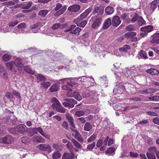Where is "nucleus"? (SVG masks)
<instances>
[{
  "mask_svg": "<svg viewBox=\"0 0 159 159\" xmlns=\"http://www.w3.org/2000/svg\"><path fill=\"white\" fill-rule=\"evenodd\" d=\"M136 34V33L135 32H127L125 34L124 36L127 40H130L131 38L134 37Z\"/></svg>",
  "mask_w": 159,
  "mask_h": 159,
  "instance_id": "4be33fe9",
  "label": "nucleus"
},
{
  "mask_svg": "<svg viewBox=\"0 0 159 159\" xmlns=\"http://www.w3.org/2000/svg\"><path fill=\"white\" fill-rule=\"evenodd\" d=\"M85 114L84 111L80 110L76 111L75 113V115L77 117L83 116Z\"/></svg>",
  "mask_w": 159,
  "mask_h": 159,
  "instance_id": "a18cd8bd",
  "label": "nucleus"
},
{
  "mask_svg": "<svg viewBox=\"0 0 159 159\" xmlns=\"http://www.w3.org/2000/svg\"><path fill=\"white\" fill-rule=\"evenodd\" d=\"M71 141L75 148H82V146L75 139L72 138L71 139Z\"/></svg>",
  "mask_w": 159,
  "mask_h": 159,
  "instance_id": "7c9ffc66",
  "label": "nucleus"
},
{
  "mask_svg": "<svg viewBox=\"0 0 159 159\" xmlns=\"http://www.w3.org/2000/svg\"><path fill=\"white\" fill-rule=\"evenodd\" d=\"M77 120L80 122L82 124H84L86 122V120H85V118L81 117L77 119Z\"/></svg>",
  "mask_w": 159,
  "mask_h": 159,
  "instance_id": "69168bd1",
  "label": "nucleus"
},
{
  "mask_svg": "<svg viewBox=\"0 0 159 159\" xmlns=\"http://www.w3.org/2000/svg\"><path fill=\"white\" fill-rule=\"evenodd\" d=\"M11 58V55L8 54H5L3 55L2 57V60L6 61H8Z\"/></svg>",
  "mask_w": 159,
  "mask_h": 159,
  "instance_id": "49530a36",
  "label": "nucleus"
},
{
  "mask_svg": "<svg viewBox=\"0 0 159 159\" xmlns=\"http://www.w3.org/2000/svg\"><path fill=\"white\" fill-rule=\"evenodd\" d=\"M112 24V22L111 19L108 18L105 20L103 25V28L104 29L108 28Z\"/></svg>",
  "mask_w": 159,
  "mask_h": 159,
  "instance_id": "412c9836",
  "label": "nucleus"
},
{
  "mask_svg": "<svg viewBox=\"0 0 159 159\" xmlns=\"http://www.w3.org/2000/svg\"><path fill=\"white\" fill-rule=\"evenodd\" d=\"M36 78L38 80V82L43 81L45 80L44 76L41 74H38L36 77Z\"/></svg>",
  "mask_w": 159,
  "mask_h": 159,
  "instance_id": "79ce46f5",
  "label": "nucleus"
},
{
  "mask_svg": "<svg viewBox=\"0 0 159 159\" xmlns=\"http://www.w3.org/2000/svg\"><path fill=\"white\" fill-rule=\"evenodd\" d=\"M149 100L151 101H157L159 100V96H154L151 97H148Z\"/></svg>",
  "mask_w": 159,
  "mask_h": 159,
  "instance_id": "5fc2aeb1",
  "label": "nucleus"
},
{
  "mask_svg": "<svg viewBox=\"0 0 159 159\" xmlns=\"http://www.w3.org/2000/svg\"><path fill=\"white\" fill-rule=\"evenodd\" d=\"M152 40L150 43L151 44H159V33H156L151 36Z\"/></svg>",
  "mask_w": 159,
  "mask_h": 159,
  "instance_id": "9d476101",
  "label": "nucleus"
},
{
  "mask_svg": "<svg viewBox=\"0 0 159 159\" xmlns=\"http://www.w3.org/2000/svg\"><path fill=\"white\" fill-rule=\"evenodd\" d=\"M51 102L52 104V107L53 109L56 108L57 107L60 105L59 101L55 98H52Z\"/></svg>",
  "mask_w": 159,
  "mask_h": 159,
  "instance_id": "a211bd4d",
  "label": "nucleus"
},
{
  "mask_svg": "<svg viewBox=\"0 0 159 159\" xmlns=\"http://www.w3.org/2000/svg\"><path fill=\"white\" fill-rule=\"evenodd\" d=\"M93 128V126L89 122H86L84 124V130L87 131H91Z\"/></svg>",
  "mask_w": 159,
  "mask_h": 159,
  "instance_id": "5701e85b",
  "label": "nucleus"
},
{
  "mask_svg": "<svg viewBox=\"0 0 159 159\" xmlns=\"http://www.w3.org/2000/svg\"><path fill=\"white\" fill-rule=\"evenodd\" d=\"M130 49V46L128 45H125L123 47L119 48V50L121 52H126L128 49Z\"/></svg>",
  "mask_w": 159,
  "mask_h": 159,
  "instance_id": "e433bc0d",
  "label": "nucleus"
},
{
  "mask_svg": "<svg viewBox=\"0 0 159 159\" xmlns=\"http://www.w3.org/2000/svg\"><path fill=\"white\" fill-rule=\"evenodd\" d=\"M30 28L32 30L31 32L33 33H37L40 32V29L39 26L38 24H34L30 26Z\"/></svg>",
  "mask_w": 159,
  "mask_h": 159,
  "instance_id": "dca6fc26",
  "label": "nucleus"
},
{
  "mask_svg": "<svg viewBox=\"0 0 159 159\" xmlns=\"http://www.w3.org/2000/svg\"><path fill=\"white\" fill-rule=\"evenodd\" d=\"M80 79V78H74V79H69L70 81H69L70 83H71V84H72L73 86V84L75 85L77 83V80Z\"/></svg>",
  "mask_w": 159,
  "mask_h": 159,
  "instance_id": "13d9d810",
  "label": "nucleus"
},
{
  "mask_svg": "<svg viewBox=\"0 0 159 159\" xmlns=\"http://www.w3.org/2000/svg\"><path fill=\"white\" fill-rule=\"evenodd\" d=\"M96 134L95 133H93V134L87 139V142L90 143L96 139Z\"/></svg>",
  "mask_w": 159,
  "mask_h": 159,
  "instance_id": "f704fd0d",
  "label": "nucleus"
},
{
  "mask_svg": "<svg viewBox=\"0 0 159 159\" xmlns=\"http://www.w3.org/2000/svg\"><path fill=\"white\" fill-rule=\"evenodd\" d=\"M156 0L152 1L150 7V13L152 14L157 7V3Z\"/></svg>",
  "mask_w": 159,
  "mask_h": 159,
  "instance_id": "cd10ccee",
  "label": "nucleus"
},
{
  "mask_svg": "<svg viewBox=\"0 0 159 159\" xmlns=\"http://www.w3.org/2000/svg\"><path fill=\"white\" fill-rule=\"evenodd\" d=\"M91 92H84L82 93V97L84 98H88L91 96Z\"/></svg>",
  "mask_w": 159,
  "mask_h": 159,
  "instance_id": "bf43d9fd",
  "label": "nucleus"
},
{
  "mask_svg": "<svg viewBox=\"0 0 159 159\" xmlns=\"http://www.w3.org/2000/svg\"><path fill=\"white\" fill-rule=\"evenodd\" d=\"M121 21L120 17L117 16H114L112 19V25L113 26L117 27L121 23Z\"/></svg>",
  "mask_w": 159,
  "mask_h": 159,
  "instance_id": "1a4fd4ad",
  "label": "nucleus"
},
{
  "mask_svg": "<svg viewBox=\"0 0 159 159\" xmlns=\"http://www.w3.org/2000/svg\"><path fill=\"white\" fill-rule=\"evenodd\" d=\"M89 79V77H86V76H82L81 78L80 81L81 82L82 84L83 85L86 86L87 85L86 82Z\"/></svg>",
  "mask_w": 159,
  "mask_h": 159,
  "instance_id": "c9c22d12",
  "label": "nucleus"
},
{
  "mask_svg": "<svg viewBox=\"0 0 159 159\" xmlns=\"http://www.w3.org/2000/svg\"><path fill=\"white\" fill-rule=\"evenodd\" d=\"M18 23L19 22L17 20H12L9 23L8 25L9 27H14L17 25Z\"/></svg>",
  "mask_w": 159,
  "mask_h": 159,
  "instance_id": "6e6d98bb",
  "label": "nucleus"
},
{
  "mask_svg": "<svg viewBox=\"0 0 159 159\" xmlns=\"http://www.w3.org/2000/svg\"><path fill=\"white\" fill-rule=\"evenodd\" d=\"M81 30V29L79 27H76L75 25H70L69 28L66 30L65 31L70 32L71 34L78 36Z\"/></svg>",
  "mask_w": 159,
  "mask_h": 159,
  "instance_id": "7ed1b4c3",
  "label": "nucleus"
},
{
  "mask_svg": "<svg viewBox=\"0 0 159 159\" xmlns=\"http://www.w3.org/2000/svg\"><path fill=\"white\" fill-rule=\"evenodd\" d=\"M66 146L70 152H71V151H72V150L73 149L74 147L71 143L68 141L66 145Z\"/></svg>",
  "mask_w": 159,
  "mask_h": 159,
  "instance_id": "603ef678",
  "label": "nucleus"
},
{
  "mask_svg": "<svg viewBox=\"0 0 159 159\" xmlns=\"http://www.w3.org/2000/svg\"><path fill=\"white\" fill-rule=\"evenodd\" d=\"M70 129L75 133V138L80 143H83V139L82 138L81 136L79 131L77 129H74L72 127L70 128Z\"/></svg>",
  "mask_w": 159,
  "mask_h": 159,
  "instance_id": "6e6552de",
  "label": "nucleus"
},
{
  "mask_svg": "<svg viewBox=\"0 0 159 159\" xmlns=\"http://www.w3.org/2000/svg\"><path fill=\"white\" fill-rule=\"evenodd\" d=\"M0 73L3 77L6 78L7 77V75L6 71L4 70L1 65H0Z\"/></svg>",
  "mask_w": 159,
  "mask_h": 159,
  "instance_id": "ea45409f",
  "label": "nucleus"
},
{
  "mask_svg": "<svg viewBox=\"0 0 159 159\" xmlns=\"http://www.w3.org/2000/svg\"><path fill=\"white\" fill-rule=\"evenodd\" d=\"M89 21L92 23V28L95 29L100 26L102 21V19L100 16H94L91 18Z\"/></svg>",
  "mask_w": 159,
  "mask_h": 159,
  "instance_id": "f257e3e1",
  "label": "nucleus"
},
{
  "mask_svg": "<svg viewBox=\"0 0 159 159\" xmlns=\"http://www.w3.org/2000/svg\"><path fill=\"white\" fill-rule=\"evenodd\" d=\"M43 33L46 34L48 35H49L50 34V29L49 28L48 26H45L43 28Z\"/></svg>",
  "mask_w": 159,
  "mask_h": 159,
  "instance_id": "37998d69",
  "label": "nucleus"
},
{
  "mask_svg": "<svg viewBox=\"0 0 159 159\" xmlns=\"http://www.w3.org/2000/svg\"><path fill=\"white\" fill-rule=\"evenodd\" d=\"M27 26L28 25L26 24L22 23L18 25V28L20 30H21L22 33L28 32V31L25 30Z\"/></svg>",
  "mask_w": 159,
  "mask_h": 159,
  "instance_id": "6ab92c4d",
  "label": "nucleus"
},
{
  "mask_svg": "<svg viewBox=\"0 0 159 159\" xmlns=\"http://www.w3.org/2000/svg\"><path fill=\"white\" fill-rule=\"evenodd\" d=\"M12 28L11 27H9V25L5 28L3 29H2L1 31L5 33L7 32H10Z\"/></svg>",
  "mask_w": 159,
  "mask_h": 159,
  "instance_id": "864d4df0",
  "label": "nucleus"
},
{
  "mask_svg": "<svg viewBox=\"0 0 159 159\" xmlns=\"http://www.w3.org/2000/svg\"><path fill=\"white\" fill-rule=\"evenodd\" d=\"M148 150V152H147V153L154 155H155V154L156 155V153L158 152L157 151V148L155 147L149 148Z\"/></svg>",
  "mask_w": 159,
  "mask_h": 159,
  "instance_id": "bb28decb",
  "label": "nucleus"
},
{
  "mask_svg": "<svg viewBox=\"0 0 159 159\" xmlns=\"http://www.w3.org/2000/svg\"><path fill=\"white\" fill-rule=\"evenodd\" d=\"M146 155L148 159H155L156 157L155 155L146 153Z\"/></svg>",
  "mask_w": 159,
  "mask_h": 159,
  "instance_id": "774afa93",
  "label": "nucleus"
},
{
  "mask_svg": "<svg viewBox=\"0 0 159 159\" xmlns=\"http://www.w3.org/2000/svg\"><path fill=\"white\" fill-rule=\"evenodd\" d=\"M96 145V143L93 142L92 143L89 144L87 146V149L89 150L92 151Z\"/></svg>",
  "mask_w": 159,
  "mask_h": 159,
  "instance_id": "de8ad7c7",
  "label": "nucleus"
},
{
  "mask_svg": "<svg viewBox=\"0 0 159 159\" xmlns=\"http://www.w3.org/2000/svg\"><path fill=\"white\" fill-rule=\"evenodd\" d=\"M59 87L60 86L58 84H54L50 87V92H57L58 90Z\"/></svg>",
  "mask_w": 159,
  "mask_h": 159,
  "instance_id": "a878e982",
  "label": "nucleus"
},
{
  "mask_svg": "<svg viewBox=\"0 0 159 159\" xmlns=\"http://www.w3.org/2000/svg\"><path fill=\"white\" fill-rule=\"evenodd\" d=\"M157 91V89L154 88H149L147 89V93L150 94L156 92Z\"/></svg>",
  "mask_w": 159,
  "mask_h": 159,
  "instance_id": "680f3d73",
  "label": "nucleus"
},
{
  "mask_svg": "<svg viewBox=\"0 0 159 159\" xmlns=\"http://www.w3.org/2000/svg\"><path fill=\"white\" fill-rule=\"evenodd\" d=\"M37 129L38 128L36 127L31 129L28 133V135L30 136H33L34 134L37 133Z\"/></svg>",
  "mask_w": 159,
  "mask_h": 159,
  "instance_id": "4c0bfd02",
  "label": "nucleus"
},
{
  "mask_svg": "<svg viewBox=\"0 0 159 159\" xmlns=\"http://www.w3.org/2000/svg\"><path fill=\"white\" fill-rule=\"evenodd\" d=\"M114 11V8L110 6L107 7L105 10V13L108 15L111 14L113 13Z\"/></svg>",
  "mask_w": 159,
  "mask_h": 159,
  "instance_id": "393cba45",
  "label": "nucleus"
},
{
  "mask_svg": "<svg viewBox=\"0 0 159 159\" xmlns=\"http://www.w3.org/2000/svg\"><path fill=\"white\" fill-rule=\"evenodd\" d=\"M87 21L86 20H83L79 23H78L77 25V26L82 28H84L87 24Z\"/></svg>",
  "mask_w": 159,
  "mask_h": 159,
  "instance_id": "4d7b16f0",
  "label": "nucleus"
},
{
  "mask_svg": "<svg viewBox=\"0 0 159 159\" xmlns=\"http://www.w3.org/2000/svg\"><path fill=\"white\" fill-rule=\"evenodd\" d=\"M33 139L34 141L39 143H43L44 141L43 138L40 136L35 135L33 137Z\"/></svg>",
  "mask_w": 159,
  "mask_h": 159,
  "instance_id": "b1692460",
  "label": "nucleus"
},
{
  "mask_svg": "<svg viewBox=\"0 0 159 159\" xmlns=\"http://www.w3.org/2000/svg\"><path fill=\"white\" fill-rule=\"evenodd\" d=\"M80 5L75 4L70 6L68 8V10L71 12H76L80 8Z\"/></svg>",
  "mask_w": 159,
  "mask_h": 159,
  "instance_id": "f3484780",
  "label": "nucleus"
},
{
  "mask_svg": "<svg viewBox=\"0 0 159 159\" xmlns=\"http://www.w3.org/2000/svg\"><path fill=\"white\" fill-rule=\"evenodd\" d=\"M0 141L4 143L10 144L13 141V139L12 137L9 135H7L6 136L1 138Z\"/></svg>",
  "mask_w": 159,
  "mask_h": 159,
  "instance_id": "0eeeda50",
  "label": "nucleus"
},
{
  "mask_svg": "<svg viewBox=\"0 0 159 159\" xmlns=\"http://www.w3.org/2000/svg\"><path fill=\"white\" fill-rule=\"evenodd\" d=\"M153 30V27L151 25L146 26L140 28V30L143 32L148 33L152 31Z\"/></svg>",
  "mask_w": 159,
  "mask_h": 159,
  "instance_id": "aec40b11",
  "label": "nucleus"
},
{
  "mask_svg": "<svg viewBox=\"0 0 159 159\" xmlns=\"http://www.w3.org/2000/svg\"><path fill=\"white\" fill-rule=\"evenodd\" d=\"M125 30L126 31H134L135 29L133 25H130L126 27Z\"/></svg>",
  "mask_w": 159,
  "mask_h": 159,
  "instance_id": "3c124183",
  "label": "nucleus"
},
{
  "mask_svg": "<svg viewBox=\"0 0 159 159\" xmlns=\"http://www.w3.org/2000/svg\"><path fill=\"white\" fill-rule=\"evenodd\" d=\"M33 4L31 1L27 3L24 4L22 5V8L23 9H29L32 5Z\"/></svg>",
  "mask_w": 159,
  "mask_h": 159,
  "instance_id": "58836bf2",
  "label": "nucleus"
},
{
  "mask_svg": "<svg viewBox=\"0 0 159 159\" xmlns=\"http://www.w3.org/2000/svg\"><path fill=\"white\" fill-rule=\"evenodd\" d=\"M64 101L68 102L69 107L70 108L73 107L74 105L77 103L75 100L72 98H65L64 99Z\"/></svg>",
  "mask_w": 159,
  "mask_h": 159,
  "instance_id": "4468645a",
  "label": "nucleus"
},
{
  "mask_svg": "<svg viewBox=\"0 0 159 159\" xmlns=\"http://www.w3.org/2000/svg\"><path fill=\"white\" fill-rule=\"evenodd\" d=\"M137 21L140 22L141 25L144 24L145 23L142 16H139L138 14L135 13L134 16L131 20V22L133 23Z\"/></svg>",
  "mask_w": 159,
  "mask_h": 159,
  "instance_id": "423d86ee",
  "label": "nucleus"
},
{
  "mask_svg": "<svg viewBox=\"0 0 159 159\" xmlns=\"http://www.w3.org/2000/svg\"><path fill=\"white\" fill-rule=\"evenodd\" d=\"M72 86V84L69 82V81H68L67 84L63 85L62 86V89L66 90L71 91V88Z\"/></svg>",
  "mask_w": 159,
  "mask_h": 159,
  "instance_id": "c85d7f7f",
  "label": "nucleus"
},
{
  "mask_svg": "<svg viewBox=\"0 0 159 159\" xmlns=\"http://www.w3.org/2000/svg\"><path fill=\"white\" fill-rule=\"evenodd\" d=\"M138 55L142 58L144 59L148 58L147 54L143 50H141L139 52Z\"/></svg>",
  "mask_w": 159,
  "mask_h": 159,
  "instance_id": "2f4dec72",
  "label": "nucleus"
},
{
  "mask_svg": "<svg viewBox=\"0 0 159 159\" xmlns=\"http://www.w3.org/2000/svg\"><path fill=\"white\" fill-rule=\"evenodd\" d=\"M129 102H134V101L140 102L142 100L140 98L135 97L134 98H130L129 99Z\"/></svg>",
  "mask_w": 159,
  "mask_h": 159,
  "instance_id": "052dcab7",
  "label": "nucleus"
},
{
  "mask_svg": "<svg viewBox=\"0 0 159 159\" xmlns=\"http://www.w3.org/2000/svg\"><path fill=\"white\" fill-rule=\"evenodd\" d=\"M7 69L8 70H10L12 72H16V69L14 67V62L13 61H11L9 62H7L5 63Z\"/></svg>",
  "mask_w": 159,
  "mask_h": 159,
  "instance_id": "f8f14e48",
  "label": "nucleus"
},
{
  "mask_svg": "<svg viewBox=\"0 0 159 159\" xmlns=\"http://www.w3.org/2000/svg\"><path fill=\"white\" fill-rule=\"evenodd\" d=\"M16 129L18 133L23 135H25L27 133L28 129L26 125L24 124H20L16 126Z\"/></svg>",
  "mask_w": 159,
  "mask_h": 159,
  "instance_id": "39448f33",
  "label": "nucleus"
},
{
  "mask_svg": "<svg viewBox=\"0 0 159 159\" xmlns=\"http://www.w3.org/2000/svg\"><path fill=\"white\" fill-rule=\"evenodd\" d=\"M61 156V154L59 151H56L52 155L53 159H56L59 158Z\"/></svg>",
  "mask_w": 159,
  "mask_h": 159,
  "instance_id": "a19ab883",
  "label": "nucleus"
},
{
  "mask_svg": "<svg viewBox=\"0 0 159 159\" xmlns=\"http://www.w3.org/2000/svg\"><path fill=\"white\" fill-rule=\"evenodd\" d=\"M73 97L79 101L82 99V97L80 95V93L76 92H74V96Z\"/></svg>",
  "mask_w": 159,
  "mask_h": 159,
  "instance_id": "c03bdc74",
  "label": "nucleus"
},
{
  "mask_svg": "<svg viewBox=\"0 0 159 159\" xmlns=\"http://www.w3.org/2000/svg\"><path fill=\"white\" fill-rule=\"evenodd\" d=\"M56 6L55 8V10L57 11L54 15L56 16H58L62 14L66 9V5L62 7H62V5L60 3L56 4Z\"/></svg>",
  "mask_w": 159,
  "mask_h": 159,
  "instance_id": "f03ea898",
  "label": "nucleus"
},
{
  "mask_svg": "<svg viewBox=\"0 0 159 159\" xmlns=\"http://www.w3.org/2000/svg\"><path fill=\"white\" fill-rule=\"evenodd\" d=\"M146 72L147 73L152 75L158 74L159 73L158 70L153 68H151L148 69L147 70Z\"/></svg>",
  "mask_w": 159,
  "mask_h": 159,
  "instance_id": "c756f323",
  "label": "nucleus"
},
{
  "mask_svg": "<svg viewBox=\"0 0 159 159\" xmlns=\"http://www.w3.org/2000/svg\"><path fill=\"white\" fill-rule=\"evenodd\" d=\"M57 112L61 113H64L65 112L66 109L60 104L56 108Z\"/></svg>",
  "mask_w": 159,
  "mask_h": 159,
  "instance_id": "473e14b6",
  "label": "nucleus"
},
{
  "mask_svg": "<svg viewBox=\"0 0 159 159\" xmlns=\"http://www.w3.org/2000/svg\"><path fill=\"white\" fill-rule=\"evenodd\" d=\"M66 119L68 120L70 125L72 127V128H75V127L74 122V118L71 116V115L68 113L66 115Z\"/></svg>",
  "mask_w": 159,
  "mask_h": 159,
  "instance_id": "9b49d317",
  "label": "nucleus"
},
{
  "mask_svg": "<svg viewBox=\"0 0 159 159\" xmlns=\"http://www.w3.org/2000/svg\"><path fill=\"white\" fill-rule=\"evenodd\" d=\"M89 37V34L88 33H86L82 35V39L84 41H86L87 40V39Z\"/></svg>",
  "mask_w": 159,
  "mask_h": 159,
  "instance_id": "0e129e2a",
  "label": "nucleus"
},
{
  "mask_svg": "<svg viewBox=\"0 0 159 159\" xmlns=\"http://www.w3.org/2000/svg\"><path fill=\"white\" fill-rule=\"evenodd\" d=\"M115 151V148L113 147H110L108 148L107 150L106 151V153L111 154L114 152Z\"/></svg>",
  "mask_w": 159,
  "mask_h": 159,
  "instance_id": "e2e57ef3",
  "label": "nucleus"
},
{
  "mask_svg": "<svg viewBox=\"0 0 159 159\" xmlns=\"http://www.w3.org/2000/svg\"><path fill=\"white\" fill-rule=\"evenodd\" d=\"M38 148L42 151L46 152L49 154L50 151V148L49 145L46 144H41L38 146Z\"/></svg>",
  "mask_w": 159,
  "mask_h": 159,
  "instance_id": "ddd939ff",
  "label": "nucleus"
},
{
  "mask_svg": "<svg viewBox=\"0 0 159 159\" xmlns=\"http://www.w3.org/2000/svg\"><path fill=\"white\" fill-rule=\"evenodd\" d=\"M9 132L12 134H18L17 130L16 129V127H13L12 128H9L8 129Z\"/></svg>",
  "mask_w": 159,
  "mask_h": 159,
  "instance_id": "09e8293b",
  "label": "nucleus"
},
{
  "mask_svg": "<svg viewBox=\"0 0 159 159\" xmlns=\"http://www.w3.org/2000/svg\"><path fill=\"white\" fill-rule=\"evenodd\" d=\"M23 68H24V70L26 72L29 74L31 75H34L35 73L34 71L32 70L30 67L28 66H26L25 67L24 66Z\"/></svg>",
  "mask_w": 159,
  "mask_h": 159,
  "instance_id": "72a5a7b5",
  "label": "nucleus"
},
{
  "mask_svg": "<svg viewBox=\"0 0 159 159\" xmlns=\"http://www.w3.org/2000/svg\"><path fill=\"white\" fill-rule=\"evenodd\" d=\"M52 146L53 148L55 149L56 150H57V151H59L61 149V147L57 144H54Z\"/></svg>",
  "mask_w": 159,
  "mask_h": 159,
  "instance_id": "338daca9",
  "label": "nucleus"
},
{
  "mask_svg": "<svg viewBox=\"0 0 159 159\" xmlns=\"http://www.w3.org/2000/svg\"><path fill=\"white\" fill-rule=\"evenodd\" d=\"M14 65L19 70H21L24 67V59L20 57H17L13 61Z\"/></svg>",
  "mask_w": 159,
  "mask_h": 159,
  "instance_id": "20e7f679",
  "label": "nucleus"
},
{
  "mask_svg": "<svg viewBox=\"0 0 159 159\" xmlns=\"http://www.w3.org/2000/svg\"><path fill=\"white\" fill-rule=\"evenodd\" d=\"M65 153L62 156V159H72L75 157L74 154L72 152Z\"/></svg>",
  "mask_w": 159,
  "mask_h": 159,
  "instance_id": "2eb2a0df",
  "label": "nucleus"
},
{
  "mask_svg": "<svg viewBox=\"0 0 159 159\" xmlns=\"http://www.w3.org/2000/svg\"><path fill=\"white\" fill-rule=\"evenodd\" d=\"M48 11L46 10H43L40 11L39 12V15L42 16H45L48 13Z\"/></svg>",
  "mask_w": 159,
  "mask_h": 159,
  "instance_id": "8fccbe9b",
  "label": "nucleus"
}]
</instances>
